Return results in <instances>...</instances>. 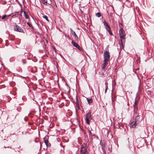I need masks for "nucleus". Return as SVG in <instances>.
Listing matches in <instances>:
<instances>
[{
    "label": "nucleus",
    "mask_w": 154,
    "mask_h": 154,
    "mask_svg": "<svg viewBox=\"0 0 154 154\" xmlns=\"http://www.w3.org/2000/svg\"><path fill=\"white\" fill-rule=\"evenodd\" d=\"M104 62L102 65V69L104 70L105 69L106 66L107 65L108 62L109 61L110 58V55L108 51H106L104 52L103 54Z\"/></svg>",
    "instance_id": "f257e3e1"
},
{
    "label": "nucleus",
    "mask_w": 154,
    "mask_h": 154,
    "mask_svg": "<svg viewBox=\"0 0 154 154\" xmlns=\"http://www.w3.org/2000/svg\"><path fill=\"white\" fill-rule=\"evenodd\" d=\"M119 32L120 35V38H121V42L122 44H123V43H125V31H124L122 28H121V29H120L119 31Z\"/></svg>",
    "instance_id": "f03ea898"
},
{
    "label": "nucleus",
    "mask_w": 154,
    "mask_h": 154,
    "mask_svg": "<svg viewBox=\"0 0 154 154\" xmlns=\"http://www.w3.org/2000/svg\"><path fill=\"white\" fill-rule=\"evenodd\" d=\"M86 144L84 143L81 146L80 154H88Z\"/></svg>",
    "instance_id": "7ed1b4c3"
},
{
    "label": "nucleus",
    "mask_w": 154,
    "mask_h": 154,
    "mask_svg": "<svg viewBox=\"0 0 154 154\" xmlns=\"http://www.w3.org/2000/svg\"><path fill=\"white\" fill-rule=\"evenodd\" d=\"M92 119L91 112H89L86 115V122L88 125L90 124V121Z\"/></svg>",
    "instance_id": "20e7f679"
},
{
    "label": "nucleus",
    "mask_w": 154,
    "mask_h": 154,
    "mask_svg": "<svg viewBox=\"0 0 154 154\" xmlns=\"http://www.w3.org/2000/svg\"><path fill=\"white\" fill-rule=\"evenodd\" d=\"M14 30L16 32L25 33L23 29L19 26L18 25H16L14 27Z\"/></svg>",
    "instance_id": "39448f33"
},
{
    "label": "nucleus",
    "mask_w": 154,
    "mask_h": 154,
    "mask_svg": "<svg viewBox=\"0 0 154 154\" xmlns=\"http://www.w3.org/2000/svg\"><path fill=\"white\" fill-rule=\"evenodd\" d=\"M42 3L45 5H50L51 3V0H42Z\"/></svg>",
    "instance_id": "423d86ee"
},
{
    "label": "nucleus",
    "mask_w": 154,
    "mask_h": 154,
    "mask_svg": "<svg viewBox=\"0 0 154 154\" xmlns=\"http://www.w3.org/2000/svg\"><path fill=\"white\" fill-rule=\"evenodd\" d=\"M72 44L74 45V46L80 50H81V48L80 46L76 43L74 41H72L71 42Z\"/></svg>",
    "instance_id": "0eeeda50"
},
{
    "label": "nucleus",
    "mask_w": 154,
    "mask_h": 154,
    "mask_svg": "<svg viewBox=\"0 0 154 154\" xmlns=\"http://www.w3.org/2000/svg\"><path fill=\"white\" fill-rule=\"evenodd\" d=\"M136 98L137 97H136L135 98V101L134 105V111H136L138 110V108L137 107L138 102L136 100Z\"/></svg>",
    "instance_id": "6e6552de"
},
{
    "label": "nucleus",
    "mask_w": 154,
    "mask_h": 154,
    "mask_svg": "<svg viewBox=\"0 0 154 154\" xmlns=\"http://www.w3.org/2000/svg\"><path fill=\"white\" fill-rule=\"evenodd\" d=\"M137 123H138L136 121H134L131 123L130 126L133 128H134L137 125Z\"/></svg>",
    "instance_id": "1a4fd4ad"
},
{
    "label": "nucleus",
    "mask_w": 154,
    "mask_h": 154,
    "mask_svg": "<svg viewBox=\"0 0 154 154\" xmlns=\"http://www.w3.org/2000/svg\"><path fill=\"white\" fill-rule=\"evenodd\" d=\"M140 116L139 115H137L135 119V121L137 122V123H139L140 122Z\"/></svg>",
    "instance_id": "9d476101"
},
{
    "label": "nucleus",
    "mask_w": 154,
    "mask_h": 154,
    "mask_svg": "<svg viewBox=\"0 0 154 154\" xmlns=\"http://www.w3.org/2000/svg\"><path fill=\"white\" fill-rule=\"evenodd\" d=\"M103 23L105 29L107 27L109 26V24L106 23V21L105 20L103 21Z\"/></svg>",
    "instance_id": "9b49d317"
},
{
    "label": "nucleus",
    "mask_w": 154,
    "mask_h": 154,
    "mask_svg": "<svg viewBox=\"0 0 154 154\" xmlns=\"http://www.w3.org/2000/svg\"><path fill=\"white\" fill-rule=\"evenodd\" d=\"M87 99L88 102L89 104H90L92 103L93 100L92 98L88 99V98H87Z\"/></svg>",
    "instance_id": "f8f14e48"
},
{
    "label": "nucleus",
    "mask_w": 154,
    "mask_h": 154,
    "mask_svg": "<svg viewBox=\"0 0 154 154\" xmlns=\"http://www.w3.org/2000/svg\"><path fill=\"white\" fill-rule=\"evenodd\" d=\"M10 15H11L10 14L8 15H4L2 16V19L3 20H6L5 18H6V17H7L9 16Z\"/></svg>",
    "instance_id": "ddd939ff"
},
{
    "label": "nucleus",
    "mask_w": 154,
    "mask_h": 154,
    "mask_svg": "<svg viewBox=\"0 0 154 154\" xmlns=\"http://www.w3.org/2000/svg\"><path fill=\"white\" fill-rule=\"evenodd\" d=\"M74 37V40L75 41H78V37L76 34H75L73 35Z\"/></svg>",
    "instance_id": "4468645a"
},
{
    "label": "nucleus",
    "mask_w": 154,
    "mask_h": 154,
    "mask_svg": "<svg viewBox=\"0 0 154 154\" xmlns=\"http://www.w3.org/2000/svg\"><path fill=\"white\" fill-rule=\"evenodd\" d=\"M24 16L26 19H28L29 18V16L26 13V12L25 11H24Z\"/></svg>",
    "instance_id": "2eb2a0df"
},
{
    "label": "nucleus",
    "mask_w": 154,
    "mask_h": 154,
    "mask_svg": "<svg viewBox=\"0 0 154 154\" xmlns=\"http://www.w3.org/2000/svg\"><path fill=\"white\" fill-rule=\"evenodd\" d=\"M88 130L89 132V135L90 137H92V136L95 135L94 134H92L91 131L90 130L88 129Z\"/></svg>",
    "instance_id": "dca6fc26"
},
{
    "label": "nucleus",
    "mask_w": 154,
    "mask_h": 154,
    "mask_svg": "<svg viewBox=\"0 0 154 154\" xmlns=\"http://www.w3.org/2000/svg\"><path fill=\"white\" fill-rule=\"evenodd\" d=\"M44 142L45 144H47V143H48V141L46 137H45L44 138Z\"/></svg>",
    "instance_id": "f3484780"
},
{
    "label": "nucleus",
    "mask_w": 154,
    "mask_h": 154,
    "mask_svg": "<svg viewBox=\"0 0 154 154\" xmlns=\"http://www.w3.org/2000/svg\"><path fill=\"white\" fill-rule=\"evenodd\" d=\"M106 30L108 31L109 34H110V35H113V33L111 31V28L110 29H108L107 30Z\"/></svg>",
    "instance_id": "a211bd4d"
},
{
    "label": "nucleus",
    "mask_w": 154,
    "mask_h": 154,
    "mask_svg": "<svg viewBox=\"0 0 154 154\" xmlns=\"http://www.w3.org/2000/svg\"><path fill=\"white\" fill-rule=\"evenodd\" d=\"M96 16L98 17H101V14L100 12H97L96 14Z\"/></svg>",
    "instance_id": "6ab92c4d"
},
{
    "label": "nucleus",
    "mask_w": 154,
    "mask_h": 154,
    "mask_svg": "<svg viewBox=\"0 0 154 154\" xmlns=\"http://www.w3.org/2000/svg\"><path fill=\"white\" fill-rule=\"evenodd\" d=\"M70 30L71 32V34L73 35H74L76 34L75 32L73 31L72 28H70Z\"/></svg>",
    "instance_id": "aec40b11"
},
{
    "label": "nucleus",
    "mask_w": 154,
    "mask_h": 154,
    "mask_svg": "<svg viewBox=\"0 0 154 154\" xmlns=\"http://www.w3.org/2000/svg\"><path fill=\"white\" fill-rule=\"evenodd\" d=\"M43 17L44 19H45L47 21H49V20H48V17L47 16H43Z\"/></svg>",
    "instance_id": "412c9836"
},
{
    "label": "nucleus",
    "mask_w": 154,
    "mask_h": 154,
    "mask_svg": "<svg viewBox=\"0 0 154 154\" xmlns=\"http://www.w3.org/2000/svg\"><path fill=\"white\" fill-rule=\"evenodd\" d=\"M27 24L30 27H31L32 26V24L30 23L27 22Z\"/></svg>",
    "instance_id": "4be33fe9"
},
{
    "label": "nucleus",
    "mask_w": 154,
    "mask_h": 154,
    "mask_svg": "<svg viewBox=\"0 0 154 154\" xmlns=\"http://www.w3.org/2000/svg\"><path fill=\"white\" fill-rule=\"evenodd\" d=\"M105 87H108V82L106 81L105 82Z\"/></svg>",
    "instance_id": "5701e85b"
},
{
    "label": "nucleus",
    "mask_w": 154,
    "mask_h": 154,
    "mask_svg": "<svg viewBox=\"0 0 154 154\" xmlns=\"http://www.w3.org/2000/svg\"><path fill=\"white\" fill-rule=\"evenodd\" d=\"M46 145L47 146H51V144L50 143H48L47 144H46Z\"/></svg>",
    "instance_id": "b1692460"
},
{
    "label": "nucleus",
    "mask_w": 154,
    "mask_h": 154,
    "mask_svg": "<svg viewBox=\"0 0 154 154\" xmlns=\"http://www.w3.org/2000/svg\"><path fill=\"white\" fill-rule=\"evenodd\" d=\"M106 87V88H105V93L106 94V92H107V91L108 89V87Z\"/></svg>",
    "instance_id": "393cba45"
},
{
    "label": "nucleus",
    "mask_w": 154,
    "mask_h": 154,
    "mask_svg": "<svg viewBox=\"0 0 154 154\" xmlns=\"http://www.w3.org/2000/svg\"><path fill=\"white\" fill-rule=\"evenodd\" d=\"M110 26H108L106 28V30H107L108 29H110Z\"/></svg>",
    "instance_id": "a878e982"
},
{
    "label": "nucleus",
    "mask_w": 154,
    "mask_h": 154,
    "mask_svg": "<svg viewBox=\"0 0 154 154\" xmlns=\"http://www.w3.org/2000/svg\"><path fill=\"white\" fill-rule=\"evenodd\" d=\"M33 69H35V72L37 70V68L35 67H34V68H33Z\"/></svg>",
    "instance_id": "bb28decb"
},
{
    "label": "nucleus",
    "mask_w": 154,
    "mask_h": 154,
    "mask_svg": "<svg viewBox=\"0 0 154 154\" xmlns=\"http://www.w3.org/2000/svg\"><path fill=\"white\" fill-rule=\"evenodd\" d=\"M23 63L24 64H25L26 63V62H24L23 61Z\"/></svg>",
    "instance_id": "cd10ccee"
},
{
    "label": "nucleus",
    "mask_w": 154,
    "mask_h": 154,
    "mask_svg": "<svg viewBox=\"0 0 154 154\" xmlns=\"http://www.w3.org/2000/svg\"><path fill=\"white\" fill-rule=\"evenodd\" d=\"M111 96H112V100L113 101L112 97V94Z\"/></svg>",
    "instance_id": "c85d7f7f"
},
{
    "label": "nucleus",
    "mask_w": 154,
    "mask_h": 154,
    "mask_svg": "<svg viewBox=\"0 0 154 154\" xmlns=\"http://www.w3.org/2000/svg\"><path fill=\"white\" fill-rule=\"evenodd\" d=\"M75 2H77L78 0H75Z\"/></svg>",
    "instance_id": "c756f323"
},
{
    "label": "nucleus",
    "mask_w": 154,
    "mask_h": 154,
    "mask_svg": "<svg viewBox=\"0 0 154 154\" xmlns=\"http://www.w3.org/2000/svg\"><path fill=\"white\" fill-rule=\"evenodd\" d=\"M22 134H24V133H23V132H22Z\"/></svg>",
    "instance_id": "7c9ffc66"
},
{
    "label": "nucleus",
    "mask_w": 154,
    "mask_h": 154,
    "mask_svg": "<svg viewBox=\"0 0 154 154\" xmlns=\"http://www.w3.org/2000/svg\"><path fill=\"white\" fill-rule=\"evenodd\" d=\"M27 133V132H25V133L24 134H26V133Z\"/></svg>",
    "instance_id": "2f4dec72"
},
{
    "label": "nucleus",
    "mask_w": 154,
    "mask_h": 154,
    "mask_svg": "<svg viewBox=\"0 0 154 154\" xmlns=\"http://www.w3.org/2000/svg\"><path fill=\"white\" fill-rule=\"evenodd\" d=\"M24 120H25V121H26V119L25 118H24Z\"/></svg>",
    "instance_id": "473e14b6"
},
{
    "label": "nucleus",
    "mask_w": 154,
    "mask_h": 154,
    "mask_svg": "<svg viewBox=\"0 0 154 154\" xmlns=\"http://www.w3.org/2000/svg\"><path fill=\"white\" fill-rule=\"evenodd\" d=\"M14 15H13V16H12V17H14Z\"/></svg>",
    "instance_id": "72a5a7b5"
},
{
    "label": "nucleus",
    "mask_w": 154,
    "mask_h": 154,
    "mask_svg": "<svg viewBox=\"0 0 154 154\" xmlns=\"http://www.w3.org/2000/svg\"><path fill=\"white\" fill-rule=\"evenodd\" d=\"M7 147H8V148H11L10 147H9V146H8Z\"/></svg>",
    "instance_id": "f704fd0d"
},
{
    "label": "nucleus",
    "mask_w": 154,
    "mask_h": 154,
    "mask_svg": "<svg viewBox=\"0 0 154 154\" xmlns=\"http://www.w3.org/2000/svg\"><path fill=\"white\" fill-rule=\"evenodd\" d=\"M40 146H40V147H41V144H40Z\"/></svg>",
    "instance_id": "c9c22d12"
},
{
    "label": "nucleus",
    "mask_w": 154,
    "mask_h": 154,
    "mask_svg": "<svg viewBox=\"0 0 154 154\" xmlns=\"http://www.w3.org/2000/svg\"><path fill=\"white\" fill-rule=\"evenodd\" d=\"M4 147H5V148H6V146H5Z\"/></svg>",
    "instance_id": "e433bc0d"
},
{
    "label": "nucleus",
    "mask_w": 154,
    "mask_h": 154,
    "mask_svg": "<svg viewBox=\"0 0 154 154\" xmlns=\"http://www.w3.org/2000/svg\"><path fill=\"white\" fill-rule=\"evenodd\" d=\"M23 12V11H21V12Z\"/></svg>",
    "instance_id": "4c0bfd02"
}]
</instances>
